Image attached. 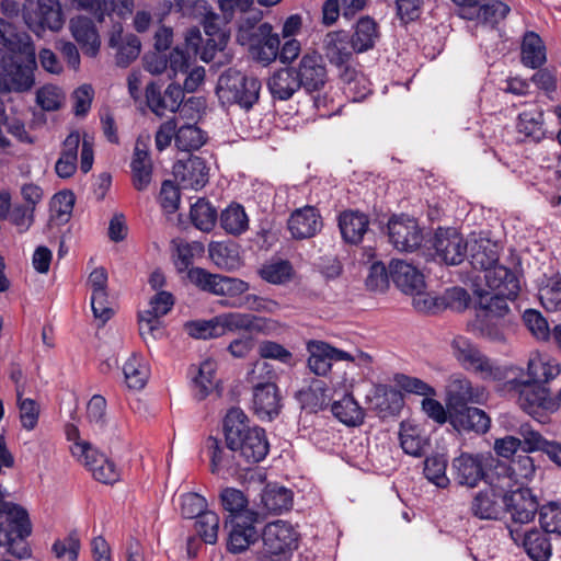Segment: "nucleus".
<instances>
[{
  "mask_svg": "<svg viewBox=\"0 0 561 561\" xmlns=\"http://www.w3.org/2000/svg\"><path fill=\"white\" fill-rule=\"evenodd\" d=\"M225 442L249 467L264 460L270 443L263 427L251 425L250 419L240 408H231L222 421Z\"/></svg>",
  "mask_w": 561,
  "mask_h": 561,
  "instance_id": "obj_2",
  "label": "nucleus"
},
{
  "mask_svg": "<svg viewBox=\"0 0 561 561\" xmlns=\"http://www.w3.org/2000/svg\"><path fill=\"white\" fill-rule=\"evenodd\" d=\"M518 435L524 437V453L530 454L541 451L558 468H561V443L549 440L535 431L529 424H522L518 428Z\"/></svg>",
  "mask_w": 561,
  "mask_h": 561,
  "instance_id": "obj_27",
  "label": "nucleus"
},
{
  "mask_svg": "<svg viewBox=\"0 0 561 561\" xmlns=\"http://www.w3.org/2000/svg\"><path fill=\"white\" fill-rule=\"evenodd\" d=\"M260 523L259 513H248V516L236 518L233 522L225 520V527H230L227 540V550L233 554L245 551L260 538L256 524Z\"/></svg>",
  "mask_w": 561,
  "mask_h": 561,
  "instance_id": "obj_15",
  "label": "nucleus"
},
{
  "mask_svg": "<svg viewBox=\"0 0 561 561\" xmlns=\"http://www.w3.org/2000/svg\"><path fill=\"white\" fill-rule=\"evenodd\" d=\"M221 24L220 15L214 12L207 13L203 20L206 39L202 59L205 61L209 60L207 55L211 58L216 50H222L228 43L229 36Z\"/></svg>",
  "mask_w": 561,
  "mask_h": 561,
  "instance_id": "obj_39",
  "label": "nucleus"
},
{
  "mask_svg": "<svg viewBox=\"0 0 561 561\" xmlns=\"http://www.w3.org/2000/svg\"><path fill=\"white\" fill-rule=\"evenodd\" d=\"M206 449L210 459V471L218 474L221 471L237 472L240 469H247L244 462L237 450H232L228 444L221 439L209 436L206 439Z\"/></svg>",
  "mask_w": 561,
  "mask_h": 561,
  "instance_id": "obj_23",
  "label": "nucleus"
},
{
  "mask_svg": "<svg viewBox=\"0 0 561 561\" xmlns=\"http://www.w3.org/2000/svg\"><path fill=\"white\" fill-rule=\"evenodd\" d=\"M80 539L77 531H71L62 540H56L53 545V552L56 558H67V561H77L80 551Z\"/></svg>",
  "mask_w": 561,
  "mask_h": 561,
  "instance_id": "obj_64",
  "label": "nucleus"
},
{
  "mask_svg": "<svg viewBox=\"0 0 561 561\" xmlns=\"http://www.w3.org/2000/svg\"><path fill=\"white\" fill-rule=\"evenodd\" d=\"M467 257L474 270L488 272L497 265L499 244L486 238L474 239L468 242Z\"/></svg>",
  "mask_w": 561,
  "mask_h": 561,
  "instance_id": "obj_30",
  "label": "nucleus"
},
{
  "mask_svg": "<svg viewBox=\"0 0 561 561\" xmlns=\"http://www.w3.org/2000/svg\"><path fill=\"white\" fill-rule=\"evenodd\" d=\"M307 351L309 353L308 367L317 376H327L332 368L333 362L354 360L350 353L339 350L324 341H308Z\"/></svg>",
  "mask_w": 561,
  "mask_h": 561,
  "instance_id": "obj_16",
  "label": "nucleus"
},
{
  "mask_svg": "<svg viewBox=\"0 0 561 561\" xmlns=\"http://www.w3.org/2000/svg\"><path fill=\"white\" fill-rule=\"evenodd\" d=\"M542 112L531 113L523 112L518 115L516 128L518 133L524 134L534 141H540L545 137L542 129Z\"/></svg>",
  "mask_w": 561,
  "mask_h": 561,
  "instance_id": "obj_57",
  "label": "nucleus"
},
{
  "mask_svg": "<svg viewBox=\"0 0 561 561\" xmlns=\"http://www.w3.org/2000/svg\"><path fill=\"white\" fill-rule=\"evenodd\" d=\"M190 216L193 225L205 232L213 230L218 218L217 209L205 197L198 198L191 206Z\"/></svg>",
  "mask_w": 561,
  "mask_h": 561,
  "instance_id": "obj_51",
  "label": "nucleus"
},
{
  "mask_svg": "<svg viewBox=\"0 0 561 561\" xmlns=\"http://www.w3.org/2000/svg\"><path fill=\"white\" fill-rule=\"evenodd\" d=\"M457 8V14L465 20L476 21L477 25L489 27L497 33V24L506 18L510 7L499 0H451Z\"/></svg>",
  "mask_w": 561,
  "mask_h": 561,
  "instance_id": "obj_10",
  "label": "nucleus"
},
{
  "mask_svg": "<svg viewBox=\"0 0 561 561\" xmlns=\"http://www.w3.org/2000/svg\"><path fill=\"white\" fill-rule=\"evenodd\" d=\"M450 347L459 365L463 369L479 375L482 380L504 381L508 378L511 368L497 365L483 354L470 339L458 335L451 341Z\"/></svg>",
  "mask_w": 561,
  "mask_h": 561,
  "instance_id": "obj_4",
  "label": "nucleus"
},
{
  "mask_svg": "<svg viewBox=\"0 0 561 561\" xmlns=\"http://www.w3.org/2000/svg\"><path fill=\"white\" fill-rule=\"evenodd\" d=\"M237 41L247 46L250 56L263 65H270L277 59L280 39L273 33V26L268 22L259 25H241L237 33Z\"/></svg>",
  "mask_w": 561,
  "mask_h": 561,
  "instance_id": "obj_7",
  "label": "nucleus"
},
{
  "mask_svg": "<svg viewBox=\"0 0 561 561\" xmlns=\"http://www.w3.org/2000/svg\"><path fill=\"white\" fill-rule=\"evenodd\" d=\"M539 299L548 311L561 309V275L557 274L547 279L539 288Z\"/></svg>",
  "mask_w": 561,
  "mask_h": 561,
  "instance_id": "obj_55",
  "label": "nucleus"
},
{
  "mask_svg": "<svg viewBox=\"0 0 561 561\" xmlns=\"http://www.w3.org/2000/svg\"><path fill=\"white\" fill-rule=\"evenodd\" d=\"M500 480L474 494L470 503V513L481 520H497L505 515V490L497 485Z\"/></svg>",
  "mask_w": 561,
  "mask_h": 561,
  "instance_id": "obj_14",
  "label": "nucleus"
},
{
  "mask_svg": "<svg viewBox=\"0 0 561 561\" xmlns=\"http://www.w3.org/2000/svg\"><path fill=\"white\" fill-rule=\"evenodd\" d=\"M213 263L225 271H233L240 265L239 245L233 241L211 242L208 247Z\"/></svg>",
  "mask_w": 561,
  "mask_h": 561,
  "instance_id": "obj_45",
  "label": "nucleus"
},
{
  "mask_svg": "<svg viewBox=\"0 0 561 561\" xmlns=\"http://www.w3.org/2000/svg\"><path fill=\"white\" fill-rule=\"evenodd\" d=\"M209 168L206 161L194 154L173 164V175L182 188L202 190L208 183Z\"/></svg>",
  "mask_w": 561,
  "mask_h": 561,
  "instance_id": "obj_22",
  "label": "nucleus"
},
{
  "mask_svg": "<svg viewBox=\"0 0 561 561\" xmlns=\"http://www.w3.org/2000/svg\"><path fill=\"white\" fill-rule=\"evenodd\" d=\"M400 445L403 451L413 457H421L425 454V449L430 446V439L423 434L417 426L401 424Z\"/></svg>",
  "mask_w": 561,
  "mask_h": 561,
  "instance_id": "obj_48",
  "label": "nucleus"
},
{
  "mask_svg": "<svg viewBox=\"0 0 561 561\" xmlns=\"http://www.w3.org/2000/svg\"><path fill=\"white\" fill-rule=\"evenodd\" d=\"M261 503L273 514L289 511L293 506V491L277 483H267L262 490Z\"/></svg>",
  "mask_w": 561,
  "mask_h": 561,
  "instance_id": "obj_42",
  "label": "nucleus"
},
{
  "mask_svg": "<svg viewBox=\"0 0 561 561\" xmlns=\"http://www.w3.org/2000/svg\"><path fill=\"white\" fill-rule=\"evenodd\" d=\"M329 390L324 381L313 379L307 389L298 392V400L304 409L309 410L311 413H317L329 407Z\"/></svg>",
  "mask_w": 561,
  "mask_h": 561,
  "instance_id": "obj_47",
  "label": "nucleus"
},
{
  "mask_svg": "<svg viewBox=\"0 0 561 561\" xmlns=\"http://www.w3.org/2000/svg\"><path fill=\"white\" fill-rule=\"evenodd\" d=\"M187 278L201 290L217 295L219 274H211L203 267H191L187 271Z\"/></svg>",
  "mask_w": 561,
  "mask_h": 561,
  "instance_id": "obj_63",
  "label": "nucleus"
},
{
  "mask_svg": "<svg viewBox=\"0 0 561 561\" xmlns=\"http://www.w3.org/2000/svg\"><path fill=\"white\" fill-rule=\"evenodd\" d=\"M369 401L381 419L398 415L404 404L401 391L388 385H378Z\"/></svg>",
  "mask_w": 561,
  "mask_h": 561,
  "instance_id": "obj_32",
  "label": "nucleus"
},
{
  "mask_svg": "<svg viewBox=\"0 0 561 561\" xmlns=\"http://www.w3.org/2000/svg\"><path fill=\"white\" fill-rule=\"evenodd\" d=\"M123 373L128 388L139 390L145 387L147 373L135 354L125 362Z\"/></svg>",
  "mask_w": 561,
  "mask_h": 561,
  "instance_id": "obj_62",
  "label": "nucleus"
},
{
  "mask_svg": "<svg viewBox=\"0 0 561 561\" xmlns=\"http://www.w3.org/2000/svg\"><path fill=\"white\" fill-rule=\"evenodd\" d=\"M108 44L111 47H117L116 65L128 67L140 54L141 43L135 34H128L122 39L123 26L121 23L114 24Z\"/></svg>",
  "mask_w": 561,
  "mask_h": 561,
  "instance_id": "obj_36",
  "label": "nucleus"
},
{
  "mask_svg": "<svg viewBox=\"0 0 561 561\" xmlns=\"http://www.w3.org/2000/svg\"><path fill=\"white\" fill-rule=\"evenodd\" d=\"M32 534V524L27 511L21 505L0 512V547L18 559L31 557L26 538Z\"/></svg>",
  "mask_w": 561,
  "mask_h": 561,
  "instance_id": "obj_5",
  "label": "nucleus"
},
{
  "mask_svg": "<svg viewBox=\"0 0 561 561\" xmlns=\"http://www.w3.org/2000/svg\"><path fill=\"white\" fill-rule=\"evenodd\" d=\"M488 400V392L482 386H473L466 377H454L447 389V408L450 412L469 404H482Z\"/></svg>",
  "mask_w": 561,
  "mask_h": 561,
  "instance_id": "obj_18",
  "label": "nucleus"
},
{
  "mask_svg": "<svg viewBox=\"0 0 561 561\" xmlns=\"http://www.w3.org/2000/svg\"><path fill=\"white\" fill-rule=\"evenodd\" d=\"M450 425L460 435H483L491 427V417L482 409L468 405L450 412Z\"/></svg>",
  "mask_w": 561,
  "mask_h": 561,
  "instance_id": "obj_24",
  "label": "nucleus"
},
{
  "mask_svg": "<svg viewBox=\"0 0 561 561\" xmlns=\"http://www.w3.org/2000/svg\"><path fill=\"white\" fill-rule=\"evenodd\" d=\"M267 88L273 100L288 101L301 89L295 72V66L276 70L267 81Z\"/></svg>",
  "mask_w": 561,
  "mask_h": 561,
  "instance_id": "obj_35",
  "label": "nucleus"
},
{
  "mask_svg": "<svg viewBox=\"0 0 561 561\" xmlns=\"http://www.w3.org/2000/svg\"><path fill=\"white\" fill-rule=\"evenodd\" d=\"M295 72L307 93H318L313 98L314 106L319 108L323 105L320 92L328 83V71L322 55L316 50L305 53L295 67Z\"/></svg>",
  "mask_w": 561,
  "mask_h": 561,
  "instance_id": "obj_11",
  "label": "nucleus"
},
{
  "mask_svg": "<svg viewBox=\"0 0 561 561\" xmlns=\"http://www.w3.org/2000/svg\"><path fill=\"white\" fill-rule=\"evenodd\" d=\"M354 32L351 35V48L357 53H365L375 47L380 37L378 23L369 15L358 19L354 25Z\"/></svg>",
  "mask_w": 561,
  "mask_h": 561,
  "instance_id": "obj_38",
  "label": "nucleus"
},
{
  "mask_svg": "<svg viewBox=\"0 0 561 561\" xmlns=\"http://www.w3.org/2000/svg\"><path fill=\"white\" fill-rule=\"evenodd\" d=\"M369 219L358 210H344L339 215L342 238L350 244H358L368 232Z\"/></svg>",
  "mask_w": 561,
  "mask_h": 561,
  "instance_id": "obj_40",
  "label": "nucleus"
},
{
  "mask_svg": "<svg viewBox=\"0 0 561 561\" xmlns=\"http://www.w3.org/2000/svg\"><path fill=\"white\" fill-rule=\"evenodd\" d=\"M387 229L389 241L402 252H413L424 240L423 231L416 219L404 214L393 215L389 218Z\"/></svg>",
  "mask_w": 561,
  "mask_h": 561,
  "instance_id": "obj_13",
  "label": "nucleus"
},
{
  "mask_svg": "<svg viewBox=\"0 0 561 561\" xmlns=\"http://www.w3.org/2000/svg\"><path fill=\"white\" fill-rule=\"evenodd\" d=\"M448 461L445 455L435 454L428 456L424 460V476L425 478L438 488H447L450 479L446 474Z\"/></svg>",
  "mask_w": 561,
  "mask_h": 561,
  "instance_id": "obj_52",
  "label": "nucleus"
},
{
  "mask_svg": "<svg viewBox=\"0 0 561 561\" xmlns=\"http://www.w3.org/2000/svg\"><path fill=\"white\" fill-rule=\"evenodd\" d=\"M340 79L343 93L353 102H362L373 92L369 79L355 68L345 67L340 72Z\"/></svg>",
  "mask_w": 561,
  "mask_h": 561,
  "instance_id": "obj_41",
  "label": "nucleus"
},
{
  "mask_svg": "<svg viewBox=\"0 0 561 561\" xmlns=\"http://www.w3.org/2000/svg\"><path fill=\"white\" fill-rule=\"evenodd\" d=\"M218 321L220 329L224 331V335L227 332L237 331H245L249 333L265 332L270 328L268 319L252 313L224 312L218 314Z\"/></svg>",
  "mask_w": 561,
  "mask_h": 561,
  "instance_id": "obj_31",
  "label": "nucleus"
},
{
  "mask_svg": "<svg viewBox=\"0 0 561 561\" xmlns=\"http://www.w3.org/2000/svg\"><path fill=\"white\" fill-rule=\"evenodd\" d=\"M194 528L205 543L215 545L218 539L219 516L213 511H207L196 518Z\"/></svg>",
  "mask_w": 561,
  "mask_h": 561,
  "instance_id": "obj_56",
  "label": "nucleus"
},
{
  "mask_svg": "<svg viewBox=\"0 0 561 561\" xmlns=\"http://www.w3.org/2000/svg\"><path fill=\"white\" fill-rule=\"evenodd\" d=\"M389 275L394 285L404 294L413 295L425 288L424 275L417 267L405 261L391 260Z\"/></svg>",
  "mask_w": 561,
  "mask_h": 561,
  "instance_id": "obj_26",
  "label": "nucleus"
},
{
  "mask_svg": "<svg viewBox=\"0 0 561 561\" xmlns=\"http://www.w3.org/2000/svg\"><path fill=\"white\" fill-rule=\"evenodd\" d=\"M261 277L271 284H284L293 276V265L287 260L264 265L260 271Z\"/></svg>",
  "mask_w": 561,
  "mask_h": 561,
  "instance_id": "obj_61",
  "label": "nucleus"
},
{
  "mask_svg": "<svg viewBox=\"0 0 561 561\" xmlns=\"http://www.w3.org/2000/svg\"><path fill=\"white\" fill-rule=\"evenodd\" d=\"M323 222L319 210L314 206H305L291 213L287 227L296 240L314 237L322 228Z\"/></svg>",
  "mask_w": 561,
  "mask_h": 561,
  "instance_id": "obj_25",
  "label": "nucleus"
},
{
  "mask_svg": "<svg viewBox=\"0 0 561 561\" xmlns=\"http://www.w3.org/2000/svg\"><path fill=\"white\" fill-rule=\"evenodd\" d=\"M539 523L545 533L561 536V504L550 502L539 510Z\"/></svg>",
  "mask_w": 561,
  "mask_h": 561,
  "instance_id": "obj_60",
  "label": "nucleus"
},
{
  "mask_svg": "<svg viewBox=\"0 0 561 561\" xmlns=\"http://www.w3.org/2000/svg\"><path fill=\"white\" fill-rule=\"evenodd\" d=\"M323 51L330 64L336 66L341 72L350 67L347 64L354 50L345 31H332L323 38Z\"/></svg>",
  "mask_w": 561,
  "mask_h": 561,
  "instance_id": "obj_29",
  "label": "nucleus"
},
{
  "mask_svg": "<svg viewBox=\"0 0 561 561\" xmlns=\"http://www.w3.org/2000/svg\"><path fill=\"white\" fill-rule=\"evenodd\" d=\"M221 228L233 236H239L248 229L249 219L244 207L240 204L232 203L220 214Z\"/></svg>",
  "mask_w": 561,
  "mask_h": 561,
  "instance_id": "obj_50",
  "label": "nucleus"
},
{
  "mask_svg": "<svg viewBox=\"0 0 561 561\" xmlns=\"http://www.w3.org/2000/svg\"><path fill=\"white\" fill-rule=\"evenodd\" d=\"M511 390L517 392V403L520 409L541 423L558 411V403L553 400L550 389L530 378L507 380Z\"/></svg>",
  "mask_w": 561,
  "mask_h": 561,
  "instance_id": "obj_6",
  "label": "nucleus"
},
{
  "mask_svg": "<svg viewBox=\"0 0 561 561\" xmlns=\"http://www.w3.org/2000/svg\"><path fill=\"white\" fill-rule=\"evenodd\" d=\"M520 58L523 65L531 69H538L546 62V45L537 33L527 31L524 34Z\"/></svg>",
  "mask_w": 561,
  "mask_h": 561,
  "instance_id": "obj_43",
  "label": "nucleus"
},
{
  "mask_svg": "<svg viewBox=\"0 0 561 561\" xmlns=\"http://www.w3.org/2000/svg\"><path fill=\"white\" fill-rule=\"evenodd\" d=\"M219 500L222 508L229 513L225 520L233 522L236 518L248 516V513H257L248 507V496L237 488H224L220 491Z\"/></svg>",
  "mask_w": 561,
  "mask_h": 561,
  "instance_id": "obj_44",
  "label": "nucleus"
},
{
  "mask_svg": "<svg viewBox=\"0 0 561 561\" xmlns=\"http://www.w3.org/2000/svg\"><path fill=\"white\" fill-rule=\"evenodd\" d=\"M393 381L400 391H405L424 398L436 396L435 388L420 378L405 374H396Z\"/></svg>",
  "mask_w": 561,
  "mask_h": 561,
  "instance_id": "obj_58",
  "label": "nucleus"
},
{
  "mask_svg": "<svg viewBox=\"0 0 561 561\" xmlns=\"http://www.w3.org/2000/svg\"><path fill=\"white\" fill-rule=\"evenodd\" d=\"M215 370L213 364L204 362L199 369L198 375L192 381L193 397L197 401H202L207 398L213 388Z\"/></svg>",
  "mask_w": 561,
  "mask_h": 561,
  "instance_id": "obj_59",
  "label": "nucleus"
},
{
  "mask_svg": "<svg viewBox=\"0 0 561 561\" xmlns=\"http://www.w3.org/2000/svg\"><path fill=\"white\" fill-rule=\"evenodd\" d=\"M28 28L39 35L46 28L59 31L64 25V15L59 0H37V10L24 14Z\"/></svg>",
  "mask_w": 561,
  "mask_h": 561,
  "instance_id": "obj_19",
  "label": "nucleus"
},
{
  "mask_svg": "<svg viewBox=\"0 0 561 561\" xmlns=\"http://www.w3.org/2000/svg\"><path fill=\"white\" fill-rule=\"evenodd\" d=\"M511 538L515 543H522L525 552L533 561H549L552 546L543 529L531 528L523 533L522 529L508 526Z\"/></svg>",
  "mask_w": 561,
  "mask_h": 561,
  "instance_id": "obj_20",
  "label": "nucleus"
},
{
  "mask_svg": "<svg viewBox=\"0 0 561 561\" xmlns=\"http://www.w3.org/2000/svg\"><path fill=\"white\" fill-rule=\"evenodd\" d=\"M207 141V134L195 124L176 127L175 146L179 150L192 152L198 150Z\"/></svg>",
  "mask_w": 561,
  "mask_h": 561,
  "instance_id": "obj_49",
  "label": "nucleus"
},
{
  "mask_svg": "<svg viewBox=\"0 0 561 561\" xmlns=\"http://www.w3.org/2000/svg\"><path fill=\"white\" fill-rule=\"evenodd\" d=\"M476 328L482 337L492 343H506V325L504 319H494L490 314H484L477 320Z\"/></svg>",
  "mask_w": 561,
  "mask_h": 561,
  "instance_id": "obj_54",
  "label": "nucleus"
},
{
  "mask_svg": "<svg viewBox=\"0 0 561 561\" xmlns=\"http://www.w3.org/2000/svg\"><path fill=\"white\" fill-rule=\"evenodd\" d=\"M252 409L261 421H273L282 411V396L275 382L256 383L253 388Z\"/></svg>",
  "mask_w": 561,
  "mask_h": 561,
  "instance_id": "obj_21",
  "label": "nucleus"
},
{
  "mask_svg": "<svg viewBox=\"0 0 561 561\" xmlns=\"http://www.w3.org/2000/svg\"><path fill=\"white\" fill-rule=\"evenodd\" d=\"M332 414L347 426H358L364 422V409L352 393H345L342 399L331 404Z\"/></svg>",
  "mask_w": 561,
  "mask_h": 561,
  "instance_id": "obj_46",
  "label": "nucleus"
},
{
  "mask_svg": "<svg viewBox=\"0 0 561 561\" xmlns=\"http://www.w3.org/2000/svg\"><path fill=\"white\" fill-rule=\"evenodd\" d=\"M538 500L529 488L505 491V513H510L513 524H528L539 514Z\"/></svg>",
  "mask_w": 561,
  "mask_h": 561,
  "instance_id": "obj_17",
  "label": "nucleus"
},
{
  "mask_svg": "<svg viewBox=\"0 0 561 561\" xmlns=\"http://www.w3.org/2000/svg\"><path fill=\"white\" fill-rule=\"evenodd\" d=\"M435 261L449 266L461 264L467 259L468 241L453 227H438L425 241Z\"/></svg>",
  "mask_w": 561,
  "mask_h": 561,
  "instance_id": "obj_9",
  "label": "nucleus"
},
{
  "mask_svg": "<svg viewBox=\"0 0 561 561\" xmlns=\"http://www.w3.org/2000/svg\"><path fill=\"white\" fill-rule=\"evenodd\" d=\"M129 167L133 187L138 192L147 191L153 178V163L148 149L137 144Z\"/></svg>",
  "mask_w": 561,
  "mask_h": 561,
  "instance_id": "obj_34",
  "label": "nucleus"
},
{
  "mask_svg": "<svg viewBox=\"0 0 561 561\" xmlns=\"http://www.w3.org/2000/svg\"><path fill=\"white\" fill-rule=\"evenodd\" d=\"M486 286L494 294H505L508 297H517L520 290L519 279L511 268L497 264L484 275Z\"/></svg>",
  "mask_w": 561,
  "mask_h": 561,
  "instance_id": "obj_37",
  "label": "nucleus"
},
{
  "mask_svg": "<svg viewBox=\"0 0 561 561\" xmlns=\"http://www.w3.org/2000/svg\"><path fill=\"white\" fill-rule=\"evenodd\" d=\"M479 296V306L494 319H503L510 311L507 301L515 300L517 297H508L505 294H492L489 291H477Z\"/></svg>",
  "mask_w": 561,
  "mask_h": 561,
  "instance_id": "obj_53",
  "label": "nucleus"
},
{
  "mask_svg": "<svg viewBox=\"0 0 561 561\" xmlns=\"http://www.w3.org/2000/svg\"><path fill=\"white\" fill-rule=\"evenodd\" d=\"M260 90L261 81L256 77L231 68L218 81L219 98L245 110H250L259 101Z\"/></svg>",
  "mask_w": 561,
  "mask_h": 561,
  "instance_id": "obj_8",
  "label": "nucleus"
},
{
  "mask_svg": "<svg viewBox=\"0 0 561 561\" xmlns=\"http://www.w3.org/2000/svg\"><path fill=\"white\" fill-rule=\"evenodd\" d=\"M35 47L25 34L14 35L0 49V93L30 91L35 84Z\"/></svg>",
  "mask_w": 561,
  "mask_h": 561,
  "instance_id": "obj_1",
  "label": "nucleus"
},
{
  "mask_svg": "<svg viewBox=\"0 0 561 561\" xmlns=\"http://www.w3.org/2000/svg\"><path fill=\"white\" fill-rule=\"evenodd\" d=\"M508 472L507 462L500 460L491 453L461 451L451 460V479L461 486L474 489L480 482L492 484Z\"/></svg>",
  "mask_w": 561,
  "mask_h": 561,
  "instance_id": "obj_3",
  "label": "nucleus"
},
{
  "mask_svg": "<svg viewBox=\"0 0 561 561\" xmlns=\"http://www.w3.org/2000/svg\"><path fill=\"white\" fill-rule=\"evenodd\" d=\"M265 557L288 556L298 546V534L293 526L283 520L265 525L260 533Z\"/></svg>",
  "mask_w": 561,
  "mask_h": 561,
  "instance_id": "obj_12",
  "label": "nucleus"
},
{
  "mask_svg": "<svg viewBox=\"0 0 561 561\" xmlns=\"http://www.w3.org/2000/svg\"><path fill=\"white\" fill-rule=\"evenodd\" d=\"M81 451L85 459V466L96 481L112 484L118 480V472L114 461L106 458L105 455L99 454L89 443L81 445Z\"/></svg>",
  "mask_w": 561,
  "mask_h": 561,
  "instance_id": "obj_33",
  "label": "nucleus"
},
{
  "mask_svg": "<svg viewBox=\"0 0 561 561\" xmlns=\"http://www.w3.org/2000/svg\"><path fill=\"white\" fill-rule=\"evenodd\" d=\"M69 27L83 54L95 57L100 50L101 42L93 21L88 16L79 15L70 20Z\"/></svg>",
  "mask_w": 561,
  "mask_h": 561,
  "instance_id": "obj_28",
  "label": "nucleus"
}]
</instances>
